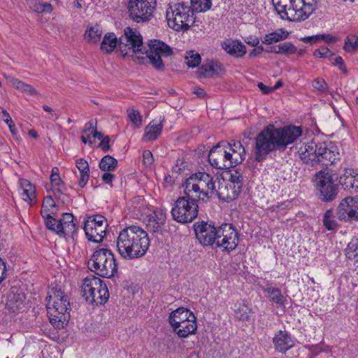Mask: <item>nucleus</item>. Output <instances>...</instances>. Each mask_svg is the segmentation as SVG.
<instances>
[{
  "label": "nucleus",
  "instance_id": "obj_1",
  "mask_svg": "<svg viewBox=\"0 0 358 358\" xmlns=\"http://www.w3.org/2000/svg\"><path fill=\"white\" fill-rule=\"evenodd\" d=\"M302 132L300 127L287 126L278 128L273 124H268L256 138V159L261 162L273 150L286 148L301 136Z\"/></svg>",
  "mask_w": 358,
  "mask_h": 358
},
{
  "label": "nucleus",
  "instance_id": "obj_2",
  "mask_svg": "<svg viewBox=\"0 0 358 358\" xmlns=\"http://www.w3.org/2000/svg\"><path fill=\"white\" fill-rule=\"evenodd\" d=\"M187 194L193 198L205 201L215 195L220 199L229 201L234 200V194L230 196L228 187L231 185L229 178L226 180L222 176H213L206 172H197L188 178Z\"/></svg>",
  "mask_w": 358,
  "mask_h": 358
},
{
  "label": "nucleus",
  "instance_id": "obj_3",
  "mask_svg": "<svg viewBox=\"0 0 358 358\" xmlns=\"http://www.w3.org/2000/svg\"><path fill=\"white\" fill-rule=\"evenodd\" d=\"M150 246L148 233L136 225L127 227L119 233L116 239L117 251L127 260L143 257Z\"/></svg>",
  "mask_w": 358,
  "mask_h": 358
},
{
  "label": "nucleus",
  "instance_id": "obj_4",
  "mask_svg": "<svg viewBox=\"0 0 358 358\" xmlns=\"http://www.w3.org/2000/svg\"><path fill=\"white\" fill-rule=\"evenodd\" d=\"M245 157V150L239 141L221 142L208 154V161L217 169H229L241 164Z\"/></svg>",
  "mask_w": 358,
  "mask_h": 358
},
{
  "label": "nucleus",
  "instance_id": "obj_5",
  "mask_svg": "<svg viewBox=\"0 0 358 358\" xmlns=\"http://www.w3.org/2000/svg\"><path fill=\"white\" fill-rule=\"evenodd\" d=\"M275 11L282 20L301 22L315 10L317 0H272Z\"/></svg>",
  "mask_w": 358,
  "mask_h": 358
},
{
  "label": "nucleus",
  "instance_id": "obj_6",
  "mask_svg": "<svg viewBox=\"0 0 358 358\" xmlns=\"http://www.w3.org/2000/svg\"><path fill=\"white\" fill-rule=\"evenodd\" d=\"M70 303L62 290H52L48 296L47 311L51 324L58 329L64 328L70 318Z\"/></svg>",
  "mask_w": 358,
  "mask_h": 358
},
{
  "label": "nucleus",
  "instance_id": "obj_7",
  "mask_svg": "<svg viewBox=\"0 0 358 358\" xmlns=\"http://www.w3.org/2000/svg\"><path fill=\"white\" fill-rule=\"evenodd\" d=\"M166 17L169 27L176 31H187L195 20L191 7L184 2L170 3Z\"/></svg>",
  "mask_w": 358,
  "mask_h": 358
},
{
  "label": "nucleus",
  "instance_id": "obj_8",
  "mask_svg": "<svg viewBox=\"0 0 358 358\" xmlns=\"http://www.w3.org/2000/svg\"><path fill=\"white\" fill-rule=\"evenodd\" d=\"M188 178L185 180V196L179 197L175 202L171 210V214L174 220L180 223H188L192 222L198 215L197 201L202 199L193 198L187 194Z\"/></svg>",
  "mask_w": 358,
  "mask_h": 358
},
{
  "label": "nucleus",
  "instance_id": "obj_9",
  "mask_svg": "<svg viewBox=\"0 0 358 358\" xmlns=\"http://www.w3.org/2000/svg\"><path fill=\"white\" fill-rule=\"evenodd\" d=\"M81 292L83 298L90 304H104L109 297L106 285L94 275H88L83 280Z\"/></svg>",
  "mask_w": 358,
  "mask_h": 358
},
{
  "label": "nucleus",
  "instance_id": "obj_10",
  "mask_svg": "<svg viewBox=\"0 0 358 358\" xmlns=\"http://www.w3.org/2000/svg\"><path fill=\"white\" fill-rule=\"evenodd\" d=\"M119 48L123 57L143 59L146 52L140 33L130 27L125 28L120 37Z\"/></svg>",
  "mask_w": 358,
  "mask_h": 358
},
{
  "label": "nucleus",
  "instance_id": "obj_11",
  "mask_svg": "<svg viewBox=\"0 0 358 358\" xmlns=\"http://www.w3.org/2000/svg\"><path fill=\"white\" fill-rule=\"evenodd\" d=\"M89 267L96 275L103 278L113 277L117 271V266L112 252L102 248L96 250L89 261Z\"/></svg>",
  "mask_w": 358,
  "mask_h": 358
},
{
  "label": "nucleus",
  "instance_id": "obj_12",
  "mask_svg": "<svg viewBox=\"0 0 358 358\" xmlns=\"http://www.w3.org/2000/svg\"><path fill=\"white\" fill-rule=\"evenodd\" d=\"M336 180L337 177L324 171H320L315 175V186L323 201H331L336 197L338 187L336 183Z\"/></svg>",
  "mask_w": 358,
  "mask_h": 358
},
{
  "label": "nucleus",
  "instance_id": "obj_13",
  "mask_svg": "<svg viewBox=\"0 0 358 358\" xmlns=\"http://www.w3.org/2000/svg\"><path fill=\"white\" fill-rule=\"evenodd\" d=\"M107 220L100 215L89 217L85 222L84 231L88 241L101 243L106 236Z\"/></svg>",
  "mask_w": 358,
  "mask_h": 358
},
{
  "label": "nucleus",
  "instance_id": "obj_14",
  "mask_svg": "<svg viewBox=\"0 0 358 358\" xmlns=\"http://www.w3.org/2000/svg\"><path fill=\"white\" fill-rule=\"evenodd\" d=\"M148 45L150 50L149 51L146 50L145 52L146 57L155 69H162L164 64L162 57L171 55L173 53L171 48L164 42L157 39L150 40Z\"/></svg>",
  "mask_w": 358,
  "mask_h": 358
},
{
  "label": "nucleus",
  "instance_id": "obj_15",
  "mask_svg": "<svg viewBox=\"0 0 358 358\" xmlns=\"http://www.w3.org/2000/svg\"><path fill=\"white\" fill-rule=\"evenodd\" d=\"M156 6V0H129L128 10L130 17L137 22L148 20Z\"/></svg>",
  "mask_w": 358,
  "mask_h": 358
},
{
  "label": "nucleus",
  "instance_id": "obj_16",
  "mask_svg": "<svg viewBox=\"0 0 358 358\" xmlns=\"http://www.w3.org/2000/svg\"><path fill=\"white\" fill-rule=\"evenodd\" d=\"M238 243V234L232 224H224L218 227L217 247L229 252L236 248Z\"/></svg>",
  "mask_w": 358,
  "mask_h": 358
},
{
  "label": "nucleus",
  "instance_id": "obj_17",
  "mask_svg": "<svg viewBox=\"0 0 358 358\" xmlns=\"http://www.w3.org/2000/svg\"><path fill=\"white\" fill-rule=\"evenodd\" d=\"M322 142L300 141L296 148L301 159L306 164L314 166L320 164L319 155H321L320 151H322Z\"/></svg>",
  "mask_w": 358,
  "mask_h": 358
},
{
  "label": "nucleus",
  "instance_id": "obj_18",
  "mask_svg": "<svg viewBox=\"0 0 358 358\" xmlns=\"http://www.w3.org/2000/svg\"><path fill=\"white\" fill-rule=\"evenodd\" d=\"M194 231L196 238L203 245H216L218 228H216L214 225L203 222L196 223L194 224Z\"/></svg>",
  "mask_w": 358,
  "mask_h": 358
},
{
  "label": "nucleus",
  "instance_id": "obj_19",
  "mask_svg": "<svg viewBox=\"0 0 358 358\" xmlns=\"http://www.w3.org/2000/svg\"><path fill=\"white\" fill-rule=\"evenodd\" d=\"M321 147L323 149L320 152L321 153V155H319L320 164L327 166L329 164H334L340 159V152L336 145L331 143L327 145L322 142Z\"/></svg>",
  "mask_w": 358,
  "mask_h": 358
},
{
  "label": "nucleus",
  "instance_id": "obj_20",
  "mask_svg": "<svg viewBox=\"0 0 358 358\" xmlns=\"http://www.w3.org/2000/svg\"><path fill=\"white\" fill-rule=\"evenodd\" d=\"M275 349L280 352H285L294 345L290 334L286 331H278L273 338Z\"/></svg>",
  "mask_w": 358,
  "mask_h": 358
},
{
  "label": "nucleus",
  "instance_id": "obj_21",
  "mask_svg": "<svg viewBox=\"0 0 358 358\" xmlns=\"http://www.w3.org/2000/svg\"><path fill=\"white\" fill-rule=\"evenodd\" d=\"M352 196H347L342 199L336 211V216L340 221L352 222V215H355L352 209Z\"/></svg>",
  "mask_w": 358,
  "mask_h": 358
},
{
  "label": "nucleus",
  "instance_id": "obj_22",
  "mask_svg": "<svg viewBox=\"0 0 358 358\" xmlns=\"http://www.w3.org/2000/svg\"><path fill=\"white\" fill-rule=\"evenodd\" d=\"M163 121L161 117L158 119L152 120L144 129L143 141L149 142L156 140L162 134L163 129Z\"/></svg>",
  "mask_w": 358,
  "mask_h": 358
},
{
  "label": "nucleus",
  "instance_id": "obj_23",
  "mask_svg": "<svg viewBox=\"0 0 358 358\" xmlns=\"http://www.w3.org/2000/svg\"><path fill=\"white\" fill-rule=\"evenodd\" d=\"M197 330L196 318L194 314L180 325L173 330V331L180 338H185L190 335L196 334Z\"/></svg>",
  "mask_w": 358,
  "mask_h": 358
},
{
  "label": "nucleus",
  "instance_id": "obj_24",
  "mask_svg": "<svg viewBox=\"0 0 358 358\" xmlns=\"http://www.w3.org/2000/svg\"><path fill=\"white\" fill-rule=\"evenodd\" d=\"M222 48L230 55L238 58L246 53L245 45L239 40L227 39L222 43Z\"/></svg>",
  "mask_w": 358,
  "mask_h": 358
},
{
  "label": "nucleus",
  "instance_id": "obj_25",
  "mask_svg": "<svg viewBox=\"0 0 358 358\" xmlns=\"http://www.w3.org/2000/svg\"><path fill=\"white\" fill-rule=\"evenodd\" d=\"M193 315L194 313L189 309L180 307L169 314V322L173 330Z\"/></svg>",
  "mask_w": 358,
  "mask_h": 358
},
{
  "label": "nucleus",
  "instance_id": "obj_26",
  "mask_svg": "<svg viewBox=\"0 0 358 358\" xmlns=\"http://www.w3.org/2000/svg\"><path fill=\"white\" fill-rule=\"evenodd\" d=\"M229 182L231 185L228 187V192L230 196L234 194V199H235L240 194L242 187L243 177L242 173L239 170H232L229 172Z\"/></svg>",
  "mask_w": 358,
  "mask_h": 358
},
{
  "label": "nucleus",
  "instance_id": "obj_27",
  "mask_svg": "<svg viewBox=\"0 0 358 358\" xmlns=\"http://www.w3.org/2000/svg\"><path fill=\"white\" fill-rule=\"evenodd\" d=\"M60 227H57L56 234L59 235H69L75 231V217L71 213H64L60 219Z\"/></svg>",
  "mask_w": 358,
  "mask_h": 358
},
{
  "label": "nucleus",
  "instance_id": "obj_28",
  "mask_svg": "<svg viewBox=\"0 0 358 358\" xmlns=\"http://www.w3.org/2000/svg\"><path fill=\"white\" fill-rule=\"evenodd\" d=\"M3 78L6 80L8 85L15 90L22 92H25L29 95H38V92L30 85L24 83L18 78L6 73H2Z\"/></svg>",
  "mask_w": 358,
  "mask_h": 358
},
{
  "label": "nucleus",
  "instance_id": "obj_29",
  "mask_svg": "<svg viewBox=\"0 0 358 358\" xmlns=\"http://www.w3.org/2000/svg\"><path fill=\"white\" fill-rule=\"evenodd\" d=\"M18 182L21 190V198L29 205H31L36 197L35 186L28 180L24 178H20Z\"/></svg>",
  "mask_w": 358,
  "mask_h": 358
},
{
  "label": "nucleus",
  "instance_id": "obj_30",
  "mask_svg": "<svg viewBox=\"0 0 358 358\" xmlns=\"http://www.w3.org/2000/svg\"><path fill=\"white\" fill-rule=\"evenodd\" d=\"M339 182L348 190L358 189V173L354 170L345 169L344 173L340 177Z\"/></svg>",
  "mask_w": 358,
  "mask_h": 358
},
{
  "label": "nucleus",
  "instance_id": "obj_31",
  "mask_svg": "<svg viewBox=\"0 0 358 358\" xmlns=\"http://www.w3.org/2000/svg\"><path fill=\"white\" fill-rule=\"evenodd\" d=\"M289 31L281 28L274 31L266 34L262 38V43L266 45H271L287 39L289 36Z\"/></svg>",
  "mask_w": 358,
  "mask_h": 358
},
{
  "label": "nucleus",
  "instance_id": "obj_32",
  "mask_svg": "<svg viewBox=\"0 0 358 358\" xmlns=\"http://www.w3.org/2000/svg\"><path fill=\"white\" fill-rule=\"evenodd\" d=\"M76 166L80 172V177L78 180V185L83 188L88 182L90 178V167L88 162L80 158L76 161Z\"/></svg>",
  "mask_w": 358,
  "mask_h": 358
},
{
  "label": "nucleus",
  "instance_id": "obj_33",
  "mask_svg": "<svg viewBox=\"0 0 358 358\" xmlns=\"http://www.w3.org/2000/svg\"><path fill=\"white\" fill-rule=\"evenodd\" d=\"M222 71L221 65L213 61H208L204 63L199 69V74L203 77L217 76Z\"/></svg>",
  "mask_w": 358,
  "mask_h": 358
},
{
  "label": "nucleus",
  "instance_id": "obj_34",
  "mask_svg": "<svg viewBox=\"0 0 358 358\" xmlns=\"http://www.w3.org/2000/svg\"><path fill=\"white\" fill-rule=\"evenodd\" d=\"M235 317L240 320L247 321L252 314V309L250 306L244 301H237L234 308Z\"/></svg>",
  "mask_w": 358,
  "mask_h": 358
},
{
  "label": "nucleus",
  "instance_id": "obj_35",
  "mask_svg": "<svg viewBox=\"0 0 358 358\" xmlns=\"http://www.w3.org/2000/svg\"><path fill=\"white\" fill-rule=\"evenodd\" d=\"M117 45V38L115 34L108 33L101 43V50L106 54L112 52Z\"/></svg>",
  "mask_w": 358,
  "mask_h": 358
},
{
  "label": "nucleus",
  "instance_id": "obj_36",
  "mask_svg": "<svg viewBox=\"0 0 358 358\" xmlns=\"http://www.w3.org/2000/svg\"><path fill=\"white\" fill-rule=\"evenodd\" d=\"M50 179L52 185V190L54 192L55 196L60 195L63 192L64 185L60 178L57 167L52 169Z\"/></svg>",
  "mask_w": 358,
  "mask_h": 358
},
{
  "label": "nucleus",
  "instance_id": "obj_37",
  "mask_svg": "<svg viewBox=\"0 0 358 358\" xmlns=\"http://www.w3.org/2000/svg\"><path fill=\"white\" fill-rule=\"evenodd\" d=\"M266 52L275 54L294 55L296 53L297 49L293 43L285 42L276 46L271 47L269 50H267Z\"/></svg>",
  "mask_w": 358,
  "mask_h": 358
},
{
  "label": "nucleus",
  "instance_id": "obj_38",
  "mask_svg": "<svg viewBox=\"0 0 358 358\" xmlns=\"http://www.w3.org/2000/svg\"><path fill=\"white\" fill-rule=\"evenodd\" d=\"M102 34V30L99 25L95 24L88 27L85 32V41L91 43H96L99 41Z\"/></svg>",
  "mask_w": 358,
  "mask_h": 358
},
{
  "label": "nucleus",
  "instance_id": "obj_39",
  "mask_svg": "<svg viewBox=\"0 0 358 358\" xmlns=\"http://www.w3.org/2000/svg\"><path fill=\"white\" fill-rule=\"evenodd\" d=\"M28 5L33 11L38 13H50L53 9L50 3L37 0H29Z\"/></svg>",
  "mask_w": 358,
  "mask_h": 358
},
{
  "label": "nucleus",
  "instance_id": "obj_40",
  "mask_svg": "<svg viewBox=\"0 0 358 358\" xmlns=\"http://www.w3.org/2000/svg\"><path fill=\"white\" fill-rule=\"evenodd\" d=\"M165 220L166 214L162 210H157L149 218L148 225L152 226V231H156L164 224Z\"/></svg>",
  "mask_w": 358,
  "mask_h": 358
},
{
  "label": "nucleus",
  "instance_id": "obj_41",
  "mask_svg": "<svg viewBox=\"0 0 358 358\" xmlns=\"http://www.w3.org/2000/svg\"><path fill=\"white\" fill-rule=\"evenodd\" d=\"M266 292L268 293V297L271 301L281 306L285 305L286 299L278 288L268 287Z\"/></svg>",
  "mask_w": 358,
  "mask_h": 358
},
{
  "label": "nucleus",
  "instance_id": "obj_42",
  "mask_svg": "<svg viewBox=\"0 0 358 358\" xmlns=\"http://www.w3.org/2000/svg\"><path fill=\"white\" fill-rule=\"evenodd\" d=\"M345 252L349 259L358 262V238L351 240L348 244Z\"/></svg>",
  "mask_w": 358,
  "mask_h": 358
},
{
  "label": "nucleus",
  "instance_id": "obj_43",
  "mask_svg": "<svg viewBox=\"0 0 358 358\" xmlns=\"http://www.w3.org/2000/svg\"><path fill=\"white\" fill-rule=\"evenodd\" d=\"M323 224L327 230L337 229L338 224L335 219L334 213L332 209L327 210L323 217Z\"/></svg>",
  "mask_w": 358,
  "mask_h": 358
},
{
  "label": "nucleus",
  "instance_id": "obj_44",
  "mask_svg": "<svg viewBox=\"0 0 358 358\" xmlns=\"http://www.w3.org/2000/svg\"><path fill=\"white\" fill-rule=\"evenodd\" d=\"M117 165V161L110 155L103 157L99 162V168L103 171L114 170Z\"/></svg>",
  "mask_w": 358,
  "mask_h": 358
},
{
  "label": "nucleus",
  "instance_id": "obj_45",
  "mask_svg": "<svg viewBox=\"0 0 358 358\" xmlns=\"http://www.w3.org/2000/svg\"><path fill=\"white\" fill-rule=\"evenodd\" d=\"M211 6V0H191V8L193 12H206Z\"/></svg>",
  "mask_w": 358,
  "mask_h": 358
},
{
  "label": "nucleus",
  "instance_id": "obj_46",
  "mask_svg": "<svg viewBox=\"0 0 358 358\" xmlns=\"http://www.w3.org/2000/svg\"><path fill=\"white\" fill-rule=\"evenodd\" d=\"M343 49L348 52H353L358 50V36L350 35L345 39Z\"/></svg>",
  "mask_w": 358,
  "mask_h": 358
},
{
  "label": "nucleus",
  "instance_id": "obj_47",
  "mask_svg": "<svg viewBox=\"0 0 358 358\" xmlns=\"http://www.w3.org/2000/svg\"><path fill=\"white\" fill-rule=\"evenodd\" d=\"M128 117L135 128H140L142 125V116L139 110L129 108L127 110Z\"/></svg>",
  "mask_w": 358,
  "mask_h": 358
},
{
  "label": "nucleus",
  "instance_id": "obj_48",
  "mask_svg": "<svg viewBox=\"0 0 358 358\" xmlns=\"http://www.w3.org/2000/svg\"><path fill=\"white\" fill-rule=\"evenodd\" d=\"M15 289H12L10 293L8 296V299L10 303L8 306L10 308L15 309L20 308V306L22 304L24 296L22 294H18L17 296L14 294Z\"/></svg>",
  "mask_w": 358,
  "mask_h": 358
},
{
  "label": "nucleus",
  "instance_id": "obj_49",
  "mask_svg": "<svg viewBox=\"0 0 358 358\" xmlns=\"http://www.w3.org/2000/svg\"><path fill=\"white\" fill-rule=\"evenodd\" d=\"M185 62L190 68H194L201 63V56L198 52L190 50L186 52Z\"/></svg>",
  "mask_w": 358,
  "mask_h": 358
},
{
  "label": "nucleus",
  "instance_id": "obj_50",
  "mask_svg": "<svg viewBox=\"0 0 358 358\" xmlns=\"http://www.w3.org/2000/svg\"><path fill=\"white\" fill-rule=\"evenodd\" d=\"M312 86L320 94L327 93L328 92V85L323 78H317L314 79Z\"/></svg>",
  "mask_w": 358,
  "mask_h": 358
},
{
  "label": "nucleus",
  "instance_id": "obj_51",
  "mask_svg": "<svg viewBox=\"0 0 358 358\" xmlns=\"http://www.w3.org/2000/svg\"><path fill=\"white\" fill-rule=\"evenodd\" d=\"M331 55V51L327 47H321L313 52V56L316 58H324Z\"/></svg>",
  "mask_w": 358,
  "mask_h": 358
},
{
  "label": "nucleus",
  "instance_id": "obj_52",
  "mask_svg": "<svg viewBox=\"0 0 358 358\" xmlns=\"http://www.w3.org/2000/svg\"><path fill=\"white\" fill-rule=\"evenodd\" d=\"M332 64L334 66H338V69L342 71L343 73L346 74L348 73L346 66L344 64V61L341 56L336 57L332 61Z\"/></svg>",
  "mask_w": 358,
  "mask_h": 358
},
{
  "label": "nucleus",
  "instance_id": "obj_53",
  "mask_svg": "<svg viewBox=\"0 0 358 358\" xmlns=\"http://www.w3.org/2000/svg\"><path fill=\"white\" fill-rule=\"evenodd\" d=\"M143 164L147 166H150L152 164L154 159L152 157V154L149 150H145L143 153Z\"/></svg>",
  "mask_w": 358,
  "mask_h": 358
},
{
  "label": "nucleus",
  "instance_id": "obj_54",
  "mask_svg": "<svg viewBox=\"0 0 358 358\" xmlns=\"http://www.w3.org/2000/svg\"><path fill=\"white\" fill-rule=\"evenodd\" d=\"M352 204L353 205L352 209L355 215H352V222H358V196H352Z\"/></svg>",
  "mask_w": 358,
  "mask_h": 358
},
{
  "label": "nucleus",
  "instance_id": "obj_55",
  "mask_svg": "<svg viewBox=\"0 0 358 358\" xmlns=\"http://www.w3.org/2000/svg\"><path fill=\"white\" fill-rule=\"evenodd\" d=\"M96 127V121L95 120H90L88 122L85 124L84 132L87 133L88 132L89 134H92L95 130Z\"/></svg>",
  "mask_w": 358,
  "mask_h": 358
},
{
  "label": "nucleus",
  "instance_id": "obj_56",
  "mask_svg": "<svg viewBox=\"0 0 358 358\" xmlns=\"http://www.w3.org/2000/svg\"><path fill=\"white\" fill-rule=\"evenodd\" d=\"M43 206L48 209L53 208L55 206V201L52 199V196H47L43 202Z\"/></svg>",
  "mask_w": 358,
  "mask_h": 358
},
{
  "label": "nucleus",
  "instance_id": "obj_57",
  "mask_svg": "<svg viewBox=\"0 0 358 358\" xmlns=\"http://www.w3.org/2000/svg\"><path fill=\"white\" fill-rule=\"evenodd\" d=\"M45 223L49 229L55 231L56 233V228H55L54 224H57V220L54 219L52 216L48 217V219L45 220Z\"/></svg>",
  "mask_w": 358,
  "mask_h": 358
},
{
  "label": "nucleus",
  "instance_id": "obj_58",
  "mask_svg": "<svg viewBox=\"0 0 358 358\" xmlns=\"http://www.w3.org/2000/svg\"><path fill=\"white\" fill-rule=\"evenodd\" d=\"M318 36H319V40L322 39L328 43H333L337 41L336 37L334 36H332L331 34H321V35H318Z\"/></svg>",
  "mask_w": 358,
  "mask_h": 358
},
{
  "label": "nucleus",
  "instance_id": "obj_59",
  "mask_svg": "<svg viewBox=\"0 0 358 358\" xmlns=\"http://www.w3.org/2000/svg\"><path fill=\"white\" fill-rule=\"evenodd\" d=\"M245 42L252 47H257L259 43V39L257 36H250L245 40Z\"/></svg>",
  "mask_w": 358,
  "mask_h": 358
},
{
  "label": "nucleus",
  "instance_id": "obj_60",
  "mask_svg": "<svg viewBox=\"0 0 358 358\" xmlns=\"http://www.w3.org/2000/svg\"><path fill=\"white\" fill-rule=\"evenodd\" d=\"M6 267L4 261L0 258V282L3 281V280L6 277Z\"/></svg>",
  "mask_w": 358,
  "mask_h": 358
},
{
  "label": "nucleus",
  "instance_id": "obj_61",
  "mask_svg": "<svg viewBox=\"0 0 358 358\" xmlns=\"http://www.w3.org/2000/svg\"><path fill=\"white\" fill-rule=\"evenodd\" d=\"M264 47L260 45V46H257L256 47V48L253 49L250 53H249V56L250 57H257V56H259L260 55L262 52L264 51Z\"/></svg>",
  "mask_w": 358,
  "mask_h": 358
},
{
  "label": "nucleus",
  "instance_id": "obj_62",
  "mask_svg": "<svg viewBox=\"0 0 358 358\" xmlns=\"http://www.w3.org/2000/svg\"><path fill=\"white\" fill-rule=\"evenodd\" d=\"M109 141H110V139H109L108 136H106L103 138H102V140L100 143V147L101 148V149L103 150L107 151L109 150V148H110Z\"/></svg>",
  "mask_w": 358,
  "mask_h": 358
},
{
  "label": "nucleus",
  "instance_id": "obj_63",
  "mask_svg": "<svg viewBox=\"0 0 358 358\" xmlns=\"http://www.w3.org/2000/svg\"><path fill=\"white\" fill-rule=\"evenodd\" d=\"M101 178L106 183L111 184L114 179V175L110 173H104Z\"/></svg>",
  "mask_w": 358,
  "mask_h": 358
},
{
  "label": "nucleus",
  "instance_id": "obj_64",
  "mask_svg": "<svg viewBox=\"0 0 358 358\" xmlns=\"http://www.w3.org/2000/svg\"><path fill=\"white\" fill-rule=\"evenodd\" d=\"M257 86L259 87V89L264 94H269L270 92H272L271 90V87H268L267 86H266L265 85H264L262 83H259L257 84Z\"/></svg>",
  "mask_w": 358,
  "mask_h": 358
}]
</instances>
